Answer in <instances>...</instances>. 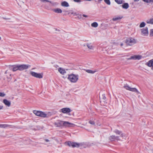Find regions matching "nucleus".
Returning <instances> with one entry per match:
<instances>
[{
  "instance_id": "nucleus-8",
  "label": "nucleus",
  "mask_w": 153,
  "mask_h": 153,
  "mask_svg": "<svg viewBox=\"0 0 153 153\" xmlns=\"http://www.w3.org/2000/svg\"><path fill=\"white\" fill-rule=\"evenodd\" d=\"M75 125L73 123H69L67 121H63V127H73Z\"/></svg>"
},
{
  "instance_id": "nucleus-28",
  "label": "nucleus",
  "mask_w": 153,
  "mask_h": 153,
  "mask_svg": "<svg viewBox=\"0 0 153 153\" xmlns=\"http://www.w3.org/2000/svg\"><path fill=\"white\" fill-rule=\"evenodd\" d=\"M105 2L108 5H110L111 2L109 0H104Z\"/></svg>"
},
{
  "instance_id": "nucleus-34",
  "label": "nucleus",
  "mask_w": 153,
  "mask_h": 153,
  "mask_svg": "<svg viewBox=\"0 0 153 153\" xmlns=\"http://www.w3.org/2000/svg\"><path fill=\"white\" fill-rule=\"evenodd\" d=\"M144 2L148 3L151 1V0H143Z\"/></svg>"
},
{
  "instance_id": "nucleus-12",
  "label": "nucleus",
  "mask_w": 153,
  "mask_h": 153,
  "mask_svg": "<svg viewBox=\"0 0 153 153\" xmlns=\"http://www.w3.org/2000/svg\"><path fill=\"white\" fill-rule=\"evenodd\" d=\"M113 132L117 135H120V137H123V134L121 131H120L117 129L114 130Z\"/></svg>"
},
{
  "instance_id": "nucleus-16",
  "label": "nucleus",
  "mask_w": 153,
  "mask_h": 153,
  "mask_svg": "<svg viewBox=\"0 0 153 153\" xmlns=\"http://www.w3.org/2000/svg\"><path fill=\"white\" fill-rule=\"evenodd\" d=\"M146 65L149 67H153V59L149 61L148 62L146 63Z\"/></svg>"
},
{
  "instance_id": "nucleus-20",
  "label": "nucleus",
  "mask_w": 153,
  "mask_h": 153,
  "mask_svg": "<svg viewBox=\"0 0 153 153\" xmlns=\"http://www.w3.org/2000/svg\"><path fill=\"white\" fill-rule=\"evenodd\" d=\"M54 11L57 13H61L62 12V10L59 8H57L54 10Z\"/></svg>"
},
{
  "instance_id": "nucleus-43",
  "label": "nucleus",
  "mask_w": 153,
  "mask_h": 153,
  "mask_svg": "<svg viewBox=\"0 0 153 153\" xmlns=\"http://www.w3.org/2000/svg\"><path fill=\"white\" fill-rule=\"evenodd\" d=\"M134 1H139V0H134Z\"/></svg>"
},
{
  "instance_id": "nucleus-47",
  "label": "nucleus",
  "mask_w": 153,
  "mask_h": 153,
  "mask_svg": "<svg viewBox=\"0 0 153 153\" xmlns=\"http://www.w3.org/2000/svg\"><path fill=\"white\" fill-rule=\"evenodd\" d=\"M1 37H0V40H1Z\"/></svg>"
},
{
  "instance_id": "nucleus-48",
  "label": "nucleus",
  "mask_w": 153,
  "mask_h": 153,
  "mask_svg": "<svg viewBox=\"0 0 153 153\" xmlns=\"http://www.w3.org/2000/svg\"><path fill=\"white\" fill-rule=\"evenodd\" d=\"M7 72V71H6L5 72V73H7V72Z\"/></svg>"
},
{
  "instance_id": "nucleus-7",
  "label": "nucleus",
  "mask_w": 153,
  "mask_h": 153,
  "mask_svg": "<svg viewBox=\"0 0 153 153\" xmlns=\"http://www.w3.org/2000/svg\"><path fill=\"white\" fill-rule=\"evenodd\" d=\"M141 35L143 36H147L148 35V28L145 27L141 29Z\"/></svg>"
},
{
  "instance_id": "nucleus-36",
  "label": "nucleus",
  "mask_w": 153,
  "mask_h": 153,
  "mask_svg": "<svg viewBox=\"0 0 153 153\" xmlns=\"http://www.w3.org/2000/svg\"><path fill=\"white\" fill-rule=\"evenodd\" d=\"M73 1L76 2H81V0H73Z\"/></svg>"
},
{
  "instance_id": "nucleus-38",
  "label": "nucleus",
  "mask_w": 153,
  "mask_h": 153,
  "mask_svg": "<svg viewBox=\"0 0 153 153\" xmlns=\"http://www.w3.org/2000/svg\"><path fill=\"white\" fill-rule=\"evenodd\" d=\"M105 48H104L102 49V51L103 53H105V52L104 51H105Z\"/></svg>"
},
{
  "instance_id": "nucleus-31",
  "label": "nucleus",
  "mask_w": 153,
  "mask_h": 153,
  "mask_svg": "<svg viewBox=\"0 0 153 153\" xmlns=\"http://www.w3.org/2000/svg\"><path fill=\"white\" fill-rule=\"evenodd\" d=\"M147 22L148 23L153 24V20H148Z\"/></svg>"
},
{
  "instance_id": "nucleus-14",
  "label": "nucleus",
  "mask_w": 153,
  "mask_h": 153,
  "mask_svg": "<svg viewBox=\"0 0 153 153\" xmlns=\"http://www.w3.org/2000/svg\"><path fill=\"white\" fill-rule=\"evenodd\" d=\"M62 112L64 113L69 112L71 111L70 109L69 108H64L61 109Z\"/></svg>"
},
{
  "instance_id": "nucleus-24",
  "label": "nucleus",
  "mask_w": 153,
  "mask_h": 153,
  "mask_svg": "<svg viewBox=\"0 0 153 153\" xmlns=\"http://www.w3.org/2000/svg\"><path fill=\"white\" fill-rule=\"evenodd\" d=\"M7 127V125L5 124H0V128H5Z\"/></svg>"
},
{
  "instance_id": "nucleus-40",
  "label": "nucleus",
  "mask_w": 153,
  "mask_h": 153,
  "mask_svg": "<svg viewBox=\"0 0 153 153\" xmlns=\"http://www.w3.org/2000/svg\"><path fill=\"white\" fill-rule=\"evenodd\" d=\"M3 106H0V110L2 109L3 108Z\"/></svg>"
},
{
  "instance_id": "nucleus-46",
  "label": "nucleus",
  "mask_w": 153,
  "mask_h": 153,
  "mask_svg": "<svg viewBox=\"0 0 153 153\" xmlns=\"http://www.w3.org/2000/svg\"><path fill=\"white\" fill-rule=\"evenodd\" d=\"M113 21H114V20H114V19H113L112 20Z\"/></svg>"
},
{
  "instance_id": "nucleus-49",
  "label": "nucleus",
  "mask_w": 153,
  "mask_h": 153,
  "mask_svg": "<svg viewBox=\"0 0 153 153\" xmlns=\"http://www.w3.org/2000/svg\"><path fill=\"white\" fill-rule=\"evenodd\" d=\"M49 143V144H51V143Z\"/></svg>"
},
{
  "instance_id": "nucleus-39",
  "label": "nucleus",
  "mask_w": 153,
  "mask_h": 153,
  "mask_svg": "<svg viewBox=\"0 0 153 153\" xmlns=\"http://www.w3.org/2000/svg\"><path fill=\"white\" fill-rule=\"evenodd\" d=\"M82 16H84V17H86V18H87L88 17V16L86 15H84V14Z\"/></svg>"
},
{
  "instance_id": "nucleus-11",
  "label": "nucleus",
  "mask_w": 153,
  "mask_h": 153,
  "mask_svg": "<svg viewBox=\"0 0 153 153\" xmlns=\"http://www.w3.org/2000/svg\"><path fill=\"white\" fill-rule=\"evenodd\" d=\"M109 140L112 141L116 140H120V136H116L115 135H112L109 137Z\"/></svg>"
},
{
  "instance_id": "nucleus-33",
  "label": "nucleus",
  "mask_w": 153,
  "mask_h": 153,
  "mask_svg": "<svg viewBox=\"0 0 153 153\" xmlns=\"http://www.w3.org/2000/svg\"><path fill=\"white\" fill-rule=\"evenodd\" d=\"M44 140L46 142H50L51 141V139L49 138V139H45Z\"/></svg>"
},
{
  "instance_id": "nucleus-6",
  "label": "nucleus",
  "mask_w": 153,
  "mask_h": 153,
  "mask_svg": "<svg viewBox=\"0 0 153 153\" xmlns=\"http://www.w3.org/2000/svg\"><path fill=\"white\" fill-rule=\"evenodd\" d=\"M124 88L126 90L133 92H136L137 94H140V92L136 88H131L127 84L125 85L124 86Z\"/></svg>"
},
{
  "instance_id": "nucleus-44",
  "label": "nucleus",
  "mask_w": 153,
  "mask_h": 153,
  "mask_svg": "<svg viewBox=\"0 0 153 153\" xmlns=\"http://www.w3.org/2000/svg\"><path fill=\"white\" fill-rule=\"evenodd\" d=\"M123 45V43H121L120 44L121 46H122Z\"/></svg>"
},
{
  "instance_id": "nucleus-10",
  "label": "nucleus",
  "mask_w": 153,
  "mask_h": 153,
  "mask_svg": "<svg viewBox=\"0 0 153 153\" xmlns=\"http://www.w3.org/2000/svg\"><path fill=\"white\" fill-rule=\"evenodd\" d=\"M30 74L32 76L39 78H42V75L40 74H38L34 72L31 71L30 72Z\"/></svg>"
},
{
  "instance_id": "nucleus-27",
  "label": "nucleus",
  "mask_w": 153,
  "mask_h": 153,
  "mask_svg": "<svg viewBox=\"0 0 153 153\" xmlns=\"http://www.w3.org/2000/svg\"><path fill=\"white\" fill-rule=\"evenodd\" d=\"M145 25V23L143 22H142L140 25V27H144Z\"/></svg>"
},
{
  "instance_id": "nucleus-25",
  "label": "nucleus",
  "mask_w": 153,
  "mask_h": 153,
  "mask_svg": "<svg viewBox=\"0 0 153 153\" xmlns=\"http://www.w3.org/2000/svg\"><path fill=\"white\" fill-rule=\"evenodd\" d=\"M142 56L141 55H136V59L139 60L142 58Z\"/></svg>"
},
{
  "instance_id": "nucleus-35",
  "label": "nucleus",
  "mask_w": 153,
  "mask_h": 153,
  "mask_svg": "<svg viewBox=\"0 0 153 153\" xmlns=\"http://www.w3.org/2000/svg\"><path fill=\"white\" fill-rule=\"evenodd\" d=\"M5 95V94L3 93H0V96L3 97Z\"/></svg>"
},
{
  "instance_id": "nucleus-30",
  "label": "nucleus",
  "mask_w": 153,
  "mask_h": 153,
  "mask_svg": "<svg viewBox=\"0 0 153 153\" xmlns=\"http://www.w3.org/2000/svg\"><path fill=\"white\" fill-rule=\"evenodd\" d=\"M150 36L151 37L153 36V29H151L150 30Z\"/></svg>"
},
{
  "instance_id": "nucleus-13",
  "label": "nucleus",
  "mask_w": 153,
  "mask_h": 153,
  "mask_svg": "<svg viewBox=\"0 0 153 153\" xmlns=\"http://www.w3.org/2000/svg\"><path fill=\"white\" fill-rule=\"evenodd\" d=\"M3 102L5 105H7L8 107H10V102L8 101L7 99H4L3 100Z\"/></svg>"
},
{
  "instance_id": "nucleus-18",
  "label": "nucleus",
  "mask_w": 153,
  "mask_h": 153,
  "mask_svg": "<svg viewBox=\"0 0 153 153\" xmlns=\"http://www.w3.org/2000/svg\"><path fill=\"white\" fill-rule=\"evenodd\" d=\"M87 46L88 48L90 49L93 50L94 49V47L91 43H87Z\"/></svg>"
},
{
  "instance_id": "nucleus-4",
  "label": "nucleus",
  "mask_w": 153,
  "mask_h": 153,
  "mask_svg": "<svg viewBox=\"0 0 153 153\" xmlns=\"http://www.w3.org/2000/svg\"><path fill=\"white\" fill-rule=\"evenodd\" d=\"M126 42L127 45L132 46L137 43V40L133 38H129L126 39Z\"/></svg>"
},
{
  "instance_id": "nucleus-26",
  "label": "nucleus",
  "mask_w": 153,
  "mask_h": 153,
  "mask_svg": "<svg viewBox=\"0 0 153 153\" xmlns=\"http://www.w3.org/2000/svg\"><path fill=\"white\" fill-rule=\"evenodd\" d=\"M127 59L128 60H130L131 59H136V55L131 56L130 58H128Z\"/></svg>"
},
{
  "instance_id": "nucleus-19",
  "label": "nucleus",
  "mask_w": 153,
  "mask_h": 153,
  "mask_svg": "<svg viewBox=\"0 0 153 153\" xmlns=\"http://www.w3.org/2000/svg\"><path fill=\"white\" fill-rule=\"evenodd\" d=\"M128 4L127 3H125L122 5V7L123 8L126 9H127L128 7Z\"/></svg>"
},
{
  "instance_id": "nucleus-17",
  "label": "nucleus",
  "mask_w": 153,
  "mask_h": 153,
  "mask_svg": "<svg viewBox=\"0 0 153 153\" xmlns=\"http://www.w3.org/2000/svg\"><path fill=\"white\" fill-rule=\"evenodd\" d=\"M61 5L62 6L65 7H68L69 6L68 3L66 1H64L62 2L61 3Z\"/></svg>"
},
{
  "instance_id": "nucleus-5",
  "label": "nucleus",
  "mask_w": 153,
  "mask_h": 153,
  "mask_svg": "<svg viewBox=\"0 0 153 153\" xmlns=\"http://www.w3.org/2000/svg\"><path fill=\"white\" fill-rule=\"evenodd\" d=\"M67 145L70 147H79V146H82V143H78L76 142H72L69 141L65 143Z\"/></svg>"
},
{
  "instance_id": "nucleus-22",
  "label": "nucleus",
  "mask_w": 153,
  "mask_h": 153,
  "mask_svg": "<svg viewBox=\"0 0 153 153\" xmlns=\"http://www.w3.org/2000/svg\"><path fill=\"white\" fill-rule=\"evenodd\" d=\"M98 24L96 22H94L91 24V26L94 27H97L98 26Z\"/></svg>"
},
{
  "instance_id": "nucleus-21",
  "label": "nucleus",
  "mask_w": 153,
  "mask_h": 153,
  "mask_svg": "<svg viewBox=\"0 0 153 153\" xmlns=\"http://www.w3.org/2000/svg\"><path fill=\"white\" fill-rule=\"evenodd\" d=\"M86 71L88 73H91V74H94L96 72V71H92L91 70H86Z\"/></svg>"
},
{
  "instance_id": "nucleus-23",
  "label": "nucleus",
  "mask_w": 153,
  "mask_h": 153,
  "mask_svg": "<svg viewBox=\"0 0 153 153\" xmlns=\"http://www.w3.org/2000/svg\"><path fill=\"white\" fill-rule=\"evenodd\" d=\"M101 99H102L103 100V101H105V100L106 99V97L105 96V94H103L101 96V97H100V100Z\"/></svg>"
},
{
  "instance_id": "nucleus-2",
  "label": "nucleus",
  "mask_w": 153,
  "mask_h": 153,
  "mask_svg": "<svg viewBox=\"0 0 153 153\" xmlns=\"http://www.w3.org/2000/svg\"><path fill=\"white\" fill-rule=\"evenodd\" d=\"M78 75L71 74L68 75V79L71 82L75 83L78 81Z\"/></svg>"
},
{
  "instance_id": "nucleus-1",
  "label": "nucleus",
  "mask_w": 153,
  "mask_h": 153,
  "mask_svg": "<svg viewBox=\"0 0 153 153\" xmlns=\"http://www.w3.org/2000/svg\"><path fill=\"white\" fill-rule=\"evenodd\" d=\"M29 65H16L12 66L13 68H10V69L12 70L13 71H15L17 70L22 71L27 69Z\"/></svg>"
},
{
  "instance_id": "nucleus-37",
  "label": "nucleus",
  "mask_w": 153,
  "mask_h": 153,
  "mask_svg": "<svg viewBox=\"0 0 153 153\" xmlns=\"http://www.w3.org/2000/svg\"><path fill=\"white\" fill-rule=\"evenodd\" d=\"M123 18V16H121L120 17H117V18H115V19H122Z\"/></svg>"
},
{
  "instance_id": "nucleus-42",
  "label": "nucleus",
  "mask_w": 153,
  "mask_h": 153,
  "mask_svg": "<svg viewBox=\"0 0 153 153\" xmlns=\"http://www.w3.org/2000/svg\"><path fill=\"white\" fill-rule=\"evenodd\" d=\"M55 29L56 31H59V30L58 29H57L56 28V29Z\"/></svg>"
},
{
  "instance_id": "nucleus-29",
  "label": "nucleus",
  "mask_w": 153,
  "mask_h": 153,
  "mask_svg": "<svg viewBox=\"0 0 153 153\" xmlns=\"http://www.w3.org/2000/svg\"><path fill=\"white\" fill-rule=\"evenodd\" d=\"M115 1L117 4H120L122 3V1L121 0H115Z\"/></svg>"
},
{
  "instance_id": "nucleus-9",
  "label": "nucleus",
  "mask_w": 153,
  "mask_h": 153,
  "mask_svg": "<svg viewBox=\"0 0 153 153\" xmlns=\"http://www.w3.org/2000/svg\"><path fill=\"white\" fill-rule=\"evenodd\" d=\"M63 121L60 120H57L53 124L56 127H62Z\"/></svg>"
},
{
  "instance_id": "nucleus-3",
  "label": "nucleus",
  "mask_w": 153,
  "mask_h": 153,
  "mask_svg": "<svg viewBox=\"0 0 153 153\" xmlns=\"http://www.w3.org/2000/svg\"><path fill=\"white\" fill-rule=\"evenodd\" d=\"M33 113L37 116H40L43 117H48L49 116L48 114H46L44 112H43L40 111L34 110L33 111Z\"/></svg>"
},
{
  "instance_id": "nucleus-32",
  "label": "nucleus",
  "mask_w": 153,
  "mask_h": 153,
  "mask_svg": "<svg viewBox=\"0 0 153 153\" xmlns=\"http://www.w3.org/2000/svg\"><path fill=\"white\" fill-rule=\"evenodd\" d=\"M89 123L93 125H94L95 124V122L94 121H92V120H90L89 121Z\"/></svg>"
},
{
  "instance_id": "nucleus-41",
  "label": "nucleus",
  "mask_w": 153,
  "mask_h": 153,
  "mask_svg": "<svg viewBox=\"0 0 153 153\" xmlns=\"http://www.w3.org/2000/svg\"><path fill=\"white\" fill-rule=\"evenodd\" d=\"M55 67L57 68L58 67V66L57 65H54Z\"/></svg>"
},
{
  "instance_id": "nucleus-15",
  "label": "nucleus",
  "mask_w": 153,
  "mask_h": 153,
  "mask_svg": "<svg viewBox=\"0 0 153 153\" xmlns=\"http://www.w3.org/2000/svg\"><path fill=\"white\" fill-rule=\"evenodd\" d=\"M58 71L62 74L64 75L65 74L66 72L65 69L62 68H59L58 69Z\"/></svg>"
},
{
  "instance_id": "nucleus-45",
  "label": "nucleus",
  "mask_w": 153,
  "mask_h": 153,
  "mask_svg": "<svg viewBox=\"0 0 153 153\" xmlns=\"http://www.w3.org/2000/svg\"><path fill=\"white\" fill-rule=\"evenodd\" d=\"M152 69L153 70V67L152 68Z\"/></svg>"
}]
</instances>
